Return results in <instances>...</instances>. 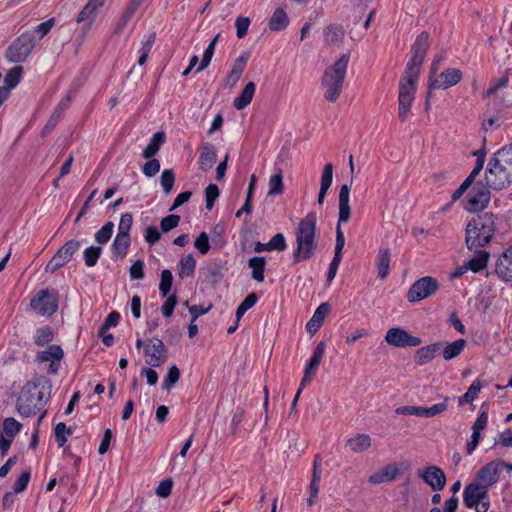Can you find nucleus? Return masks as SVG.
I'll return each instance as SVG.
<instances>
[{"instance_id": "5701e85b", "label": "nucleus", "mask_w": 512, "mask_h": 512, "mask_svg": "<svg viewBox=\"0 0 512 512\" xmlns=\"http://www.w3.org/2000/svg\"><path fill=\"white\" fill-rule=\"evenodd\" d=\"M390 260L391 253L390 249L386 246L380 247L377 257H376V268H377V276L380 279H385L390 273Z\"/></svg>"}, {"instance_id": "bb28decb", "label": "nucleus", "mask_w": 512, "mask_h": 512, "mask_svg": "<svg viewBox=\"0 0 512 512\" xmlns=\"http://www.w3.org/2000/svg\"><path fill=\"white\" fill-rule=\"evenodd\" d=\"M256 90V85L254 82H248L245 87L242 89L239 96H237L233 101V106L237 110H243L246 108L252 101L254 93Z\"/></svg>"}, {"instance_id": "e433bc0d", "label": "nucleus", "mask_w": 512, "mask_h": 512, "mask_svg": "<svg viewBox=\"0 0 512 512\" xmlns=\"http://www.w3.org/2000/svg\"><path fill=\"white\" fill-rule=\"evenodd\" d=\"M248 266L252 269V278L257 282L264 281L266 260L262 256H254L248 260Z\"/></svg>"}, {"instance_id": "09e8293b", "label": "nucleus", "mask_w": 512, "mask_h": 512, "mask_svg": "<svg viewBox=\"0 0 512 512\" xmlns=\"http://www.w3.org/2000/svg\"><path fill=\"white\" fill-rule=\"evenodd\" d=\"M258 301V296L255 292L248 294L244 300L240 303L236 310L237 321L245 314L247 310L252 308Z\"/></svg>"}, {"instance_id": "c9c22d12", "label": "nucleus", "mask_w": 512, "mask_h": 512, "mask_svg": "<svg viewBox=\"0 0 512 512\" xmlns=\"http://www.w3.org/2000/svg\"><path fill=\"white\" fill-rule=\"evenodd\" d=\"M466 346V340L463 338L457 339L448 343L442 350V355L445 360H452L459 356Z\"/></svg>"}, {"instance_id": "58836bf2", "label": "nucleus", "mask_w": 512, "mask_h": 512, "mask_svg": "<svg viewBox=\"0 0 512 512\" xmlns=\"http://www.w3.org/2000/svg\"><path fill=\"white\" fill-rule=\"evenodd\" d=\"M448 400L449 397H444V401L438 404H435L431 407H422L418 406L417 416L419 417H434L440 413H443L448 408Z\"/></svg>"}, {"instance_id": "a19ab883", "label": "nucleus", "mask_w": 512, "mask_h": 512, "mask_svg": "<svg viewBox=\"0 0 512 512\" xmlns=\"http://www.w3.org/2000/svg\"><path fill=\"white\" fill-rule=\"evenodd\" d=\"M23 73V67L16 65L13 68H11L4 77V83L5 85L2 86L3 88H7L8 91H10L12 88L16 87V85L19 83L21 75Z\"/></svg>"}, {"instance_id": "a878e982", "label": "nucleus", "mask_w": 512, "mask_h": 512, "mask_svg": "<svg viewBox=\"0 0 512 512\" xmlns=\"http://www.w3.org/2000/svg\"><path fill=\"white\" fill-rule=\"evenodd\" d=\"M489 160L493 161V164L506 168L512 176V144L498 150Z\"/></svg>"}, {"instance_id": "72a5a7b5", "label": "nucleus", "mask_w": 512, "mask_h": 512, "mask_svg": "<svg viewBox=\"0 0 512 512\" xmlns=\"http://www.w3.org/2000/svg\"><path fill=\"white\" fill-rule=\"evenodd\" d=\"M325 347H326V344L324 341H321L317 344V346L313 352V355L311 356V358L309 359V361L307 362V364L305 366L304 370L306 371V374H308V373L316 374L319 364L321 362V359L324 355Z\"/></svg>"}, {"instance_id": "0e129e2a", "label": "nucleus", "mask_w": 512, "mask_h": 512, "mask_svg": "<svg viewBox=\"0 0 512 512\" xmlns=\"http://www.w3.org/2000/svg\"><path fill=\"white\" fill-rule=\"evenodd\" d=\"M132 224H133V215L131 213L122 214L119 224H118V233L130 234Z\"/></svg>"}, {"instance_id": "13d9d810", "label": "nucleus", "mask_w": 512, "mask_h": 512, "mask_svg": "<svg viewBox=\"0 0 512 512\" xmlns=\"http://www.w3.org/2000/svg\"><path fill=\"white\" fill-rule=\"evenodd\" d=\"M181 218L179 215L170 214L162 218L160 222V228L162 232L167 233L179 225Z\"/></svg>"}, {"instance_id": "6e6552de", "label": "nucleus", "mask_w": 512, "mask_h": 512, "mask_svg": "<svg viewBox=\"0 0 512 512\" xmlns=\"http://www.w3.org/2000/svg\"><path fill=\"white\" fill-rule=\"evenodd\" d=\"M491 186L489 183L476 181L468 193L467 203L464 209L470 213L481 212L488 207L491 200Z\"/></svg>"}, {"instance_id": "473e14b6", "label": "nucleus", "mask_w": 512, "mask_h": 512, "mask_svg": "<svg viewBox=\"0 0 512 512\" xmlns=\"http://www.w3.org/2000/svg\"><path fill=\"white\" fill-rule=\"evenodd\" d=\"M64 356L63 349L61 346L52 344L48 346V348L44 351H40L37 353L36 360L39 362H47V361H58L60 362Z\"/></svg>"}, {"instance_id": "f257e3e1", "label": "nucleus", "mask_w": 512, "mask_h": 512, "mask_svg": "<svg viewBox=\"0 0 512 512\" xmlns=\"http://www.w3.org/2000/svg\"><path fill=\"white\" fill-rule=\"evenodd\" d=\"M429 48V33L421 32L410 50V58L399 80L398 118L405 122L415 99L421 66Z\"/></svg>"}, {"instance_id": "b1692460", "label": "nucleus", "mask_w": 512, "mask_h": 512, "mask_svg": "<svg viewBox=\"0 0 512 512\" xmlns=\"http://www.w3.org/2000/svg\"><path fill=\"white\" fill-rule=\"evenodd\" d=\"M247 60H248V54L243 53L234 61L233 67H232L231 71L228 73L226 80H225L226 86H229V87L235 86V84L241 78V76L245 70Z\"/></svg>"}, {"instance_id": "aec40b11", "label": "nucleus", "mask_w": 512, "mask_h": 512, "mask_svg": "<svg viewBox=\"0 0 512 512\" xmlns=\"http://www.w3.org/2000/svg\"><path fill=\"white\" fill-rule=\"evenodd\" d=\"M330 309L331 307L328 302H323L316 308L312 318L306 324V329L309 333L313 334L320 329Z\"/></svg>"}, {"instance_id": "338daca9", "label": "nucleus", "mask_w": 512, "mask_h": 512, "mask_svg": "<svg viewBox=\"0 0 512 512\" xmlns=\"http://www.w3.org/2000/svg\"><path fill=\"white\" fill-rule=\"evenodd\" d=\"M250 25V19L248 17L239 16L235 21L236 26V35L238 38H243L246 36L248 28Z\"/></svg>"}, {"instance_id": "2f4dec72", "label": "nucleus", "mask_w": 512, "mask_h": 512, "mask_svg": "<svg viewBox=\"0 0 512 512\" xmlns=\"http://www.w3.org/2000/svg\"><path fill=\"white\" fill-rule=\"evenodd\" d=\"M267 196L282 195L284 192L283 171L280 167L274 168V174L271 175L268 182Z\"/></svg>"}, {"instance_id": "8fccbe9b", "label": "nucleus", "mask_w": 512, "mask_h": 512, "mask_svg": "<svg viewBox=\"0 0 512 512\" xmlns=\"http://www.w3.org/2000/svg\"><path fill=\"white\" fill-rule=\"evenodd\" d=\"M173 283V275L169 269H164L161 272V280L159 284V290L162 297H167L171 291Z\"/></svg>"}, {"instance_id": "9b49d317", "label": "nucleus", "mask_w": 512, "mask_h": 512, "mask_svg": "<svg viewBox=\"0 0 512 512\" xmlns=\"http://www.w3.org/2000/svg\"><path fill=\"white\" fill-rule=\"evenodd\" d=\"M485 180L492 189L502 190L512 183V176L506 168L493 164V161L489 160L485 170Z\"/></svg>"}, {"instance_id": "5fc2aeb1", "label": "nucleus", "mask_w": 512, "mask_h": 512, "mask_svg": "<svg viewBox=\"0 0 512 512\" xmlns=\"http://www.w3.org/2000/svg\"><path fill=\"white\" fill-rule=\"evenodd\" d=\"M55 440L59 447H63L67 442L66 435L72 434V429L67 427L65 423L60 422L55 426Z\"/></svg>"}, {"instance_id": "774afa93", "label": "nucleus", "mask_w": 512, "mask_h": 512, "mask_svg": "<svg viewBox=\"0 0 512 512\" xmlns=\"http://www.w3.org/2000/svg\"><path fill=\"white\" fill-rule=\"evenodd\" d=\"M160 170V162L155 158H150L143 166V173L147 177L155 176Z\"/></svg>"}, {"instance_id": "423d86ee", "label": "nucleus", "mask_w": 512, "mask_h": 512, "mask_svg": "<svg viewBox=\"0 0 512 512\" xmlns=\"http://www.w3.org/2000/svg\"><path fill=\"white\" fill-rule=\"evenodd\" d=\"M35 46L34 32L26 31L18 36L8 47L5 57L9 62H24Z\"/></svg>"}, {"instance_id": "393cba45", "label": "nucleus", "mask_w": 512, "mask_h": 512, "mask_svg": "<svg viewBox=\"0 0 512 512\" xmlns=\"http://www.w3.org/2000/svg\"><path fill=\"white\" fill-rule=\"evenodd\" d=\"M222 269L223 267L220 261L207 264L204 268V281L216 287L223 280L224 274Z\"/></svg>"}, {"instance_id": "0eeeda50", "label": "nucleus", "mask_w": 512, "mask_h": 512, "mask_svg": "<svg viewBox=\"0 0 512 512\" xmlns=\"http://www.w3.org/2000/svg\"><path fill=\"white\" fill-rule=\"evenodd\" d=\"M30 306L41 316H51L58 310L59 293L55 289L39 290L31 299Z\"/></svg>"}, {"instance_id": "864d4df0", "label": "nucleus", "mask_w": 512, "mask_h": 512, "mask_svg": "<svg viewBox=\"0 0 512 512\" xmlns=\"http://www.w3.org/2000/svg\"><path fill=\"white\" fill-rule=\"evenodd\" d=\"M161 187L165 194H169L175 183V173L173 169H165L163 170L160 177Z\"/></svg>"}, {"instance_id": "dca6fc26", "label": "nucleus", "mask_w": 512, "mask_h": 512, "mask_svg": "<svg viewBox=\"0 0 512 512\" xmlns=\"http://www.w3.org/2000/svg\"><path fill=\"white\" fill-rule=\"evenodd\" d=\"M500 467L497 460L491 461L480 468L474 482L492 486L499 480Z\"/></svg>"}, {"instance_id": "7c9ffc66", "label": "nucleus", "mask_w": 512, "mask_h": 512, "mask_svg": "<svg viewBox=\"0 0 512 512\" xmlns=\"http://www.w3.org/2000/svg\"><path fill=\"white\" fill-rule=\"evenodd\" d=\"M474 257L471 258L468 262H466V266L468 270H471L474 273H478L483 270L489 261L490 254L485 250H474Z\"/></svg>"}, {"instance_id": "79ce46f5", "label": "nucleus", "mask_w": 512, "mask_h": 512, "mask_svg": "<svg viewBox=\"0 0 512 512\" xmlns=\"http://www.w3.org/2000/svg\"><path fill=\"white\" fill-rule=\"evenodd\" d=\"M481 389L482 382L479 379L474 380L469 386L468 390L459 397L458 404L462 405L464 403H472L476 399Z\"/></svg>"}, {"instance_id": "c756f323", "label": "nucleus", "mask_w": 512, "mask_h": 512, "mask_svg": "<svg viewBox=\"0 0 512 512\" xmlns=\"http://www.w3.org/2000/svg\"><path fill=\"white\" fill-rule=\"evenodd\" d=\"M478 489V484H476V482H471L465 486L463 492V502L467 508L475 510L478 509L480 502Z\"/></svg>"}, {"instance_id": "69168bd1", "label": "nucleus", "mask_w": 512, "mask_h": 512, "mask_svg": "<svg viewBox=\"0 0 512 512\" xmlns=\"http://www.w3.org/2000/svg\"><path fill=\"white\" fill-rule=\"evenodd\" d=\"M130 278L132 280H141L144 278V262L140 259L133 262L130 267Z\"/></svg>"}, {"instance_id": "de8ad7c7", "label": "nucleus", "mask_w": 512, "mask_h": 512, "mask_svg": "<svg viewBox=\"0 0 512 512\" xmlns=\"http://www.w3.org/2000/svg\"><path fill=\"white\" fill-rule=\"evenodd\" d=\"M102 253L100 246H89L83 252L84 262L88 267H93L97 264Z\"/></svg>"}, {"instance_id": "9d476101", "label": "nucleus", "mask_w": 512, "mask_h": 512, "mask_svg": "<svg viewBox=\"0 0 512 512\" xmlns=\"http://www.w3.org/2000/svg\"><path fill=\"white\" fill-rule=\"evenodd\" d=\"M79 247L80 242L78 240H68L48 261L45 266V271L54 273L59 270L72 259L73 255L78 251Z\"/></svg>"}, {"instance_id": "2eb2a0df", "label": "nucleus", "mask_w": 512, "mask_h": 512, "mask_svg": "<svg viewBox=\"0 0 512 512\" xmlns=\"http://www.w3.org/2000/svg\"><path fill=\"white\" fill-rule=\"evenodd\" d=\"M150 342L152 343V352L148 346L144 349L145 356L150 357L146 363L151 367H158L167 360V348L157 337L152 338Z\"/></svg>"}, {"instance_id": "49530a36", "label": "nucleus", "mask_w": 512, "mask_h": 512, "mask_svg": "<svg viewBox=\"0 0 512 512\" xmlns=\"http://www.w3.org/2000/svg\"><path fill=\"white\" fill-rule=\"evenodd\" d=\"M114 229V223L112 221L106 222L96 233L95 241L99 245L106 244L112 237Z\"/></svg>"}, {"instance_id": "f3484780", "label": "nucleus", "mask_w": 512, "mask_h": 512, "mask_svg": "<svg viewBox=\"0 0 512 512\" xmlns=\"http://www.w3.org/2000/svg\"><path fill=\"white\" fill-rule=\"evenodd\" d=\"M443 342H435L416 350L414 361L417 365H424L432 361L436 354L442 349Z\"/></svg>"}, {"instance_id": "e2e57ef3", "label": "nucleus", "mask_w": 512, "mask_h": 512, "mask_svg": "<svg viewBox=\"0 0 512 512\" xmlns=\"http://www.w3.org/2000/svg\"><path fill=\"white\" fill-rule=\"evenodd\" d=\"M178 302L176 294L168 295L166 301L161 306V312L164 317L169 318Z\"/></svg>"}, {"instance_id": "ea45409f", "label": "nucleus", "mask_w": 512, "mask_h": 512, "mask_svg": "<svg viewBox=\"0 0 512 512\" xmlns=\"http://www.w3.org/2000/svg\"><path fill=\"white\" fill-rule=\"evenodd\" d=\"M353 452H362L371 446V438L368 434H357L354 438L347 441Z\"/></svg>"}, {"instance_id": "f03ea898", "label": "nucleus", "mask_w": 512, "mask_h": 512, "mask_svg": "<svg viewBox=\"0 0 512 512\" xmlns=\"http://www.w3.org/2000/svg\"><path fill=\"white\" fill-rule=\"evenodd\" d=\"M51 380L43 375L34 376L22 388L16 401L18 413L30 417L40 411L50 398Z\"/></svg>"}, {"instance_id": "1a4fd4ad", "label": "nucleus", "mask_w": 512, "mask_h": 512, "mask_svg": "<svg viewBox=\"0 0 512 512\" xmlns=\"http://www.w3.org/2000/svg\"><path fill=\"white\" fill-rule=\"evenodd\" d=\"M438 280L432 276H424L416 280L407 292V300L411 303L419 302L435 294L439 289Z\"/></svg>"}, {"instance_id": "412c9836", "label": "nucleus", "mask_w": 512, "mask_h": 512, "mask_svg": "<svg viewBox=\"0 0 512 512\" xmlns=\"http://www.w3.org/2000/svg\"><path fill=\"white\" fill-rule=\"evenodd\" d=\"M104 3L105 0H88L87 4L79 12L76 21L78 23L87 22V25L90 26L96 19L98 8L102 7Z\"/></svg>"}, {"instance_id": "bf43d9fd", "label": "nucleus", "mask_w": 512, "mask_h": 512, "mask_svg": "<svg viewBox=\"0 0 512 512\" xmlns=\"http://www.w3.org/2000/svg\"><path fill=\"white\" fill-rule=\"evenodd\" d=\"M333 181V164L327 163L322 171L320 189L327 190L330 188Z\"/></svg>"}, {"instance_id": "37998d69", "label": "nucleus", "mask_w": 512, "mask_h": 512, "mask_svg": "<svg viewBox=\"0 0 512 512\" xmlns=\"http://www.w3.org/2000/svg\"><path fill=\"white\" fill-rule=\"evenodd\" d=\"M344 30L340 25L332 24L324 30L325 41L329 44H335L342 40Z\"/></svg>"}, {"instance_id": "c03bdc74", "label": "nucleus", "mask_w": 512, "mask_h": 512, "mask_svg": "<svg viewBox=\"0 0 512 512\" xmlns=\"http://www.w3.org/2000/svg\"><path fill=\"white\" fill-rule=\"evenodd\" d=\"M54 338V331L50 326L40 327L36 330L34 342L37 346H44Z\"/></svg>"}, {"instance_id": "052dcab7", "label": "nucleus", "mask_w": 512, "mask_h": 512, "mask_svg": "<svg viewBox=\"0 0 512 512\" xmlns=\"http://www.w3.org/2000/svg\"><path fill=\"white\" fill-rule=\"evenodd\" d=\"M219 188L216 184H209L205 189L206 208L211 210L219 196Z\"/></svg>"}, {"instance_id": "f8f14e48", "label": "nucleus", "mask_w": 512, "mask_h": 512, "mask_svg": "<svg viewBox=\"0 0 512 512\" xmlns=\"http://www.w3.org/2000/svg\"><path fill=\"white\" fill-rule=\"evenodd\" d=\"M385 341L394 347H417L422 344V339L411 335L401 327L390 328L385 336Z\"/></svg>"}, {"instance_id": "680f3d73", "label": "nucleus", "mask_w": 512, "mask_h": 512, "mask_svg": "<svg viewBox=\"0 0 512 512\" xmlns=\"http://www.w3.org/2000/svg\"><path fill=\"white\" fill-rule=\"evenodd\" d=\"M194 246L201 254L208 253L210 250L208 234L206 232H201L195 239Z\"/></svg>"}, {"instance_id": "a211bd4d", "label": "nucleus", "mask_w": 512, "mask_h": 512, "mask_svg": "<svg viewBox=\"0 0 512 512\" xmlns=\"http://www.w3.org/2000/svg\"><path fill=\"white\" fill-rule=\"evenodd\" d=\"M401 473L397 464H388L380 471L372 474L368 481L372 484H381L395 480Z\"/></svg>"}, {"instance_id": "4d7b16f0", "label": "nucleus", "mask_w": 512, "mask_h": 512, "mask_svg": "<svg viewBox=\"0 0 512 512\" xmlns=\"http://www.w3.org/2000/svg\"><path fill=\"white\" fill-rule=\"evenodd\" d=\"M269 251H284L287 248V243L284 235L282 233L275 234L268 241Z\"/></svg>"}, {"instance_id": "3c124183", "label": "nucleus", "mask_w": 512, "mask_h": 512, "mask_svg": "<svg viewBox=\"0 0 512 512\" xmlns=\"http://www.w3.org/2000/svg\"><path fill=\"white\" fill-rule=\"evenodd\" d=\"M512 264H509V262L505 261V259L502 257V259H499V261L496 263V274L506 282L512 281Z\"/></svg>"}, {"instance_id": "4c0bfd02", "label": "nucleus", "mask_w": 512, "mask_h": 512, "mask_svg": "<svg viewBox=\"0 0 512 512\" xmlns=\"http://www.w3.org/2000/svg\"><path fill=\"white\" fill-rule=\"evenodd\" d=\"M22 424L13 417L5 418L2 422L0 435H5L8 438L14 439L15 436L21 431Z\"/></svg>"}, {"instance_id": "39448f33", "label": "nucleus", "mask_w": 512, "mask_h": 512, "mask_svg": "<svg viewBox=\"0 0 512 512\" xmlns=\"http://www.w3.org/2000/svg\"><path fill=\"white\" fill-rule=\"evenodd\" d=\"M349 59L350 55L348 53L343 54L323 73L321 85L325 89L324 97L329 102H336L342 93Z\"/></svg>"}, {"instance_id": "c85d7f7f", "label": "nucleus", "mask_w": 512, "mask_h": 512, "mask_svg": "<svg viewBox=\"0 0 512 512\" xmlns=\"http://www.w3.org/2000/svg\"><path fill=\"white\" fill-rule=\"evenodd\" d=\"M165 140L166 135L163 131L156 132L150 139L148 145L144 148L142 156L145 159L154 157L160 150L161 146L164 144Z\"/></svg>"}, {"instance_id": "a18cd8bd", "label": "nucleus", "mask_w": 512, "mask_h": 512, "mask_svg": "<svg viewBox=\"0 0 512 512\" xmlns=\"http://www.w3.org/2000/svg\"><path fill=\"white\" fill-rule=\"evenodd\" d=\"M180 370L176 365L170 366L167 375L164 377L162 382V388L164 390H171L180 379Z\"/></svg>"}, {"instance_id": "20e7f679", "label": "nucleus", "mask_w": 512, "mask_h": 512, "mask_svg": "<svg viewBox=\"0 0 512 512\" xmlns=\"http://www.w3.org/2000/svg\"><path fill=\"white\" fill-rule=\"evenodd\" d=\"M317 216L314 212H309L300 220L295 236L296 249L293 253V263H299L311 259L317 248L316 241Z\"/></svg>"}, {"instance_id": "ddd939ff", "label": "nucleus", "mask_w": 512, "mask_h": 512, "mask_svg": "<svg viewBox=\"0 0 512 512\" xmlns=\"http://www.w3.org/2000/svg\"><path fill=\"white\" fill-rule=\"evenodd\" d=\"M440 80L433 78L430 76L428 81L429 90L434 89H448L456 84H458L463 77V73L458 68H448L440 73Z\"/></svg>"}, {"instance_id": "cd10ccee", "label": "nucleus", "mask_w": 512, "mask_h": 512, "mask_svg": "<svg viewBox=\"0 0 512 512\" xmlns=\"http://www.w3.org/2000/svg\"><path fill=\"white\" fill-rule=\"evenodd\" d=\"M289 24V18L283 8H276L268 22L271 31H283Z\"/></svg>"}, {"instance_id": "4468645a", "label": "nucleus", "mask_w": 512, "mask_h": 512, "mask_svg": "<svg viewBox=\"0 0 512 512\" xmlns=\"http://www.w3.org/2000/svg\"><path fill=\"white\" fill-rule=\"evenodd\" d=\"M419 476L433 491H440L446 485V475L438 466L431 465L426 467Z\"/></svg>"}, {"instance_id": "6ab92c4d", "label": "nucleus", "mask_w": 512, "mask_h": 512, "mask_svg": "<svg viewBox=\"0 0 512 512\" xmlns=\"http://www.w3.org/2000/svg\"><path fill=\"white\" fill-rule=\"evenodd\" d=\"M217 153L215 147L211 143H204L201 146V152L198 159L199 169L206 172L210 170L216 163Z\"/></svg>"}, {"instance_id": "4be33fe9", "label": "nucleus", "mask_w": 512, "mask_h": 512, "mask_svg": "<svg viewBox=\"0 0 512 512\" xmlns=\"http://www.w3.org/2000/svg\"><path fill=\"white\" fill-rule=\"evenodd\" d=\"M131 244L130 234L117 233L111 245L112 259L124 258Z\"/></svg>"}, {"instance_id": "6e6d98bb", "label": "nucleus", "mask_w": 512, "mask_h": 512, "mask_svg": "<svg viewBox=\"0 0 512 512\" xmlns=\"http://www.w3.org/2000/svg\"><path fill=\"white\" fill-rule=\"evenodd\" d=\"M31 478L30 470H24L14 482L12 489L15 494L21 493L26 490Z\"/></svg>"}, {"instance_id": "f704fd0d", "label": "nucleus", "mask_w": 512, "mask_h": 512, "mask_svg": "<svg viewBox=\"0 0 512 512\" xmlns=\"http://www.w3.org/2000/svg\"><path fill=\"white\" fill-rule=\"evenodd\" d=\"M196 269V260L192 254L182 257L178 263V276L183 279L194 275Z\"/></svg>"}, {"instance_id": "7ed1b4c3", "label": "nucleus", "mask_w": 512, "mask_h": 512, "mask_svg": "<svg viewBox=\"0 0 512 512\" xmlns=\"http://www.w3.org/2000/svg\"><path fill=\"white\" fill-rule=\"evenodd\" d=\"M496 232V216L484 212L472 217L465 227V245L469 251L486 247Z\"/></svg>"}, {"instance_id": "603ef678", "label": "nucleus", "mask_w": 512, "mask_h": 512, "mask_svg": "<svg viewBox=\"0 0 512 512\" xmlns=\"http://www.w3.org/2000/svg\"><path fill=\"white\" fill-rule=\"evenodd\" d=\"M66 109H67V101H65V103L59 102L58 105L56 106V108L54 109L50 119L48 120L46 126L44 127L43 132L53 129L59 122L61 116L63 115V113Z\"/></svg>"}]
</instances>
